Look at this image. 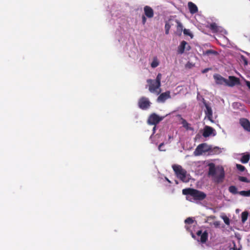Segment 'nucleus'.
Masks as SVG:
<instances>
[{"instance_id":"obj_22","label":"nucleus","mask_w":250,"mask_h":250,"mask_svg":"<svg viewBox=\"0 0 250 250\" xmlns=\"http://www.w3.org/2000/svg\"><path fill=\"white\" fill-rule=\"evenodd\" d=\"M229 191L232 194H238L237 188L234 186H230L229 188Z\"/></svg>"},{"instance_id":"obj_12","label":"nucleus","mask_w":250,"mask_h":250,"mask_svg":"<svg viewBox=\"0 0 250 250\" xmlns=\"http://www.w3.org/2000/svg\"><path fill=\"white\" fill-rule=\"evenodd\" d=\"M213 78L215 80V82L217 84H226L227 79L223 77L219 74H215Z\"/></svg>"},{"instance_id":"obj_35","label":"nucleus","mask_w":250,"mask_h":250,"mask_svg":"<svg viewBox=\"0 0 250 250\" xmlns=\"http://www.w3.org/2000/svg\"><path fill=\"white\" fill-rule=\"evenodd\" d=\"M146 16L143 15L142 16V23L143 25H145L146 21Z\"/></svg>"},{"instance_id":"obj_32","label":"nucleus","mask_w":250,"mask_h":250,"mask_svg":"<svg viewBox=\"0 0 250 250\" xmlns=\"http://www.w3.org/2000/svg\"><path fill=\"white\" fill-rule=\"evenodd\" d=\"M193 222H194V220L192 219V218H190V217L187 218L185 220V223L186 224H191L193 223Z\"/></svg>"},{"instance_id":"obj_10","label":"nucleus","mask_w":250,"mask_h":250,"mask_svg":"<svg viewBox=\"0 0 250 250\" xmlns=\"http://www.w3.org/2000/svg\"><path fill=\"white\" fill-rule=\"evenodd\" d=\"M240 124L245 130L250 132V122L247 119H240Z\"/></svg>"},{"instance_id":"obj_14","label":"nucleus","mask_w":250,"mask_h":250,"mask_svg":"<svg viewBox=\"0 0 250 250\" xmlns=\"http://www.w3.org/2000/svg\"><path fill=\"white\" fill-rule=\"evenodd\" d=\"M204 104L206 107L205 111V114L209 119H210L212 117V111L211 107L206 102H203Z\"/></svg>"},{"instance_id":"obj_15","label":"nucleus","mask_w":250,"mask_h":250,"mask_svg":"<svg viewBox=\"0 0 250 250\" xmlns=\"http://www.w3.org/2000/svg\"><path fill=\"white\" fill-rule=\"evenodd\" d=\"M186 45H187V42H186L185 41H183L181 42L180 44L178 47L177 51H178V54H182L184 53L185 50Z\"/></svg>"},{"instance_id":"obj_23","label":"nucleus","mask_w":250,"mask_h":250,"mask_svg":"<svg viewBox=\"0 0 250 250\" xmlns=\"http://www.w3.org/2000/svg\"><path fill=\"white\" fill-rule=\"evenodd\" d=\"M171 20H169L168 22H167L165 24V33L167 35L169 34V31L171 27V24H170V21Z\"/></svg>"},{"instance_id":"obj_29","label":"nucleus","mask_w":250,"mask_h":250,"mask_svg":"<svg viewBox=\"0 0 250 250\" xmlns=\"http://www.w3.org/2000/svg\"><path fill=\"white\" fill-rule=\"evenodd\" d=\"M241 62L244 63L245 66L247 65L248 64L247 59L243 55L241 56Z\"/></svg>"},{"instance_id":"obj_46","label":"nucleus","mask_w":250,"mask_h":250,"mask_svg":"<svg viewBox=\"0 0 250 250\" xmlns=\"http://www.w3.org/2000/svg\"><path fill=\"white\" fill-rule=\"evenodd\" d=\"M192 237H193V238H194V237H195V236L194 235V234H192Z\"/></svg>"},{"instance_id":"obj_20","label":"nucleus","mask_w":250,"mask_h":250,"mask_svg":"<svg viewBox=\"0 0 250 250\" xmlns=\"http://www.w3.org/2000/svg\"><path fill=\"white\" fill-rule=\"evenodd\" d=\"M159 61L157 57H155L153 59V61L151 63V66L152 68H156L159 65Z\"/></svg>"},{"instance_id":"obj_13","label":"nucleus","mask_w":250,"mask_h":250,"mask_svg":"<svg viewBox=\"0 0 250 250\" xmlns=\"http://www.w3.org/2000/svg\"><path fill=\"white\" fill-rule=\"evenodd\" d=\"M214 129L211 126L206 125L204 128L203 136L204 137H208L210 136L214 131Z\"/></svg>"},{"instance_id":"obj_17","label":"nucleus","mask_w":250,"mask_h":250,"mask_svg":"<svg viewBox=\"0 0 250 250\" xmlns=\"http://www.w3.org/2000/svg\"><path fill=\"white\" fill-rule=\"evenodd\" d=\"M208 238V232L205 230L203 234L200 236V242L202 243H205L207 242Z\"/></svg>"},{"instance_id":"obj_9","label":"nucleus","mask_w":250,"mask_h":250,"mask_svg":"<svg viewBox=\"0 0 250 250\" xmlns=\"http://www.w3.org/2000/svg\"><path fill=\"white\" fill-rule=\"evenodd\" d=\"M170 92L167 91L160 94L157 98V101L158 103H164L167 99L170 98Z\"/></svg>"},{"instance_id":"obj_28","label":"nucleus","mask_w":250,"mask_h":250,"mask_svg":"<svg viewBox=\"0 0 250 250\" xmlns=\"http://www.w3.org/2000/svg\"><path fill=\"white\" fill-rule=\"evenodd\" d=\"M238 180L241 182H243L245 183H250V181L246 177L243 176H239Z\"/></svg>"},{"instance_id":"obj_44","label":"nucleus","mask_w":250,"mask_h":250,"mask_svg":"<svg viewBox=\"0 0 250 250\" xmlns=\"http://www.w3.org/2000/svg\"><path fill=\"white\" fill-rule=\"evenodd\" d=\"M233 250H239V249H237L236 248H234Z\"/></svg>"},{"instance_id":"obj_27","label":"nucleus","mask_w":250,"mask_h":250,"mask_svg":"<svg viewBox=\"0 0 250 250\" xmlns=\"http://www.w3.org/2000/svg\"><path fill=\"white\" fill-rule=\"evenodd\" d=\"M181 120H182V124L183 125V127H184L187 130L188 129L189 124L187 122V121L185 119L181 118Z\"/></svg>"},{"instance_id":"obj_45","label":"nucleus","mask_w":250,"mask_h":250,"mask_svg":"<svg viewBox=\"0 0 250 250\" xmlns=\"http://www.w3.org/2000/svg\"><path fill=\"white\" fill-rule=\"evenodd\" d=\"M172 138V137H171V136H170V135L169 136V139H171Z\"/></svg>"},{"instance_id":"obj_8","label":"nucleus","mask_w":250,"mask_h":250,"mask_svg":"<svg viewBox=\"0 0 250 250\" xmlns=\"http://www.w3.org/2000/svg\"><path fill=\"white\" fill-rule=\"evenodd\" d=\"M240 84V80L239 78L234 76H229V80L227 79L226 85L230 87H233L236 85Z\"/></svg>"},{"instance_id":"obj_37","label":"nucleus","mask_w":250,"mask_h":250,"mask_svg":"<svg viewBox=\"0 0 250 250\" xmlns=\"http://www.w3.org/2000/svg\"><path fill=\"white\" fill-rule=\"evenodd\" d=\"M211 68H205L204 69H203L202 71V73H207V72H208L209 70H210Z\"/></svg>"},{"instance_id":"obj_39","label":"nucleus","mask_w":250,"mask_h":250,"mask_svg":"<svg viewBox=\"0 0 250 250\" xmlns=\"http://www.w3.org/2000/svg\"><path fill=\"white\" fill-rule=\"evenodd\" d=\"M203 232H202V231L201 230H199L197 231V232H196V234L197 235L200 236L203 234Z\"/></svg>"},{"instance_id":"obj_6","label":"nucleus","mask_w":250,"mask_h":250,"mask_svg":"<svg viewBox=\"0 0 250 250\" xmlns=\"http://www.w3.org/2000/svg\"><path fill=\"white\" fill-rule=\"evenodd\" d=\"M150 104L151 103L149 99L145 97H141L138 101V106L143 110L148 109L150 107Z\"/></svg>"},{"instance_id":"obj_25","label":"nucleus","mask_w":250,"mask_h":250,"mask_svg":"<svg viewBox=\"0 0 250 250\" xmlns=\"http://www.w3.org/2000/svg\"><path fill=\"white\" fill-rule=\"evenodd\" d=\"M175 22L177 23V30L181 33L183 27L182 24L177 20H175Z\"/></svg>"},{"instance_id":"obj_21","label":"nucleus","mask_w":250,"mask_h":250,"mask_svg":"<svg viewBox=\"0 0 250 250\" xmlns=\"http://www.w3.org/2000/svg\"><path fill=\"white\" fill-rule=\"evenodd\" d=\"M209 28L213 32H217L218 31V27L216 23L215 22L212 23L209 25Z\"/></svg>"},{"instance_id":"obj_36","label":"nucleus","mask_w":250,"mask_h":250,"mask_svg":"<svg viewBox=\"0 0 250 250\" xmlns=\"http://www.w3.org/2000/svg\"><path fill=\"white\" fill-rule=\"evenodd\" d=\"M213 225L214 226L216 227V228H217L220 225V222L217 221H215L213 223Z\"/></svg>"},{"instance_id":"obj_26","label":"nucleus","mask_w":250,"mask_h":250,"mask_svg":"<svg viewBox=\"0 0 250 250\" xmlns=\"http://www.w3.org/2000/svg\"><path fill=\"white\" fill-rule=\"evenodd\" d=\"M238 194L245 197H249L250 196V189L248 191H239Z\"/></svg>"},{"instance_id":"obj_5","label":"nucleus","mask_w":250,"mask_h":250,"mask_svg":"<svg viewBox=\"0 0 250 250\" xmlns=\"http://www.w3.org/2000/svg\"><path fill=\"white\" fill-rule=\"evenodd\" d=\"M164 118V116H159L156 113H153L150 114L148 117L147 123L149 125H156L162 121Z\"/></svg>"},{"instance_id":"obj_19","label":"nucleus","mask_w":250,"mask_h":250,"mask_svg":"<svg viewBox=\"0 0 250 250\" xmlns=\"http://www.w3.org/2000/svg\"><path fill=\"white\" fill-rule=\"evenodd\" d=\"M203 54L207 56L210 55H217L218 54V52L216 51L208 49L206 50L203 53Z\"/></svg>"},{"instance_id":"obj_2","label":"nucleus","mask_w":250,"mask_h":250,"mask_svg":"<svg viewBox=\"0 0 250 250\" xmlns=\"http://www.w3.org/2000/svg\"><path fill=\"white\" fill-rule=\"evenodd\" d=\"M182 193L185 195L190 196L195 201H202L207 197L206 194L204 192L192 188L183 189ZM186 198L190 202L192 201L191 199H189V196H187Z\"/></svg>"},{"instance_id":"obj_30","label":"nucleus","mask_w":250,"mask_h":250,"mask_svg":"<svg viewBox=\"0 0 250 250\" xmlns=\"http://www.w3.org/2000/svg\"><path fill=\"white\" fill-rule=\"evenodd\" d=\"M184 34L185 35L189 36L191 37V38H193V35L190 32L189 29H185L183 30Z\"/></svg>"},{"instance_id":"obj_43","label":"nucleus","mask_w":250,"mask_h":250,"mask_svg":"<svg viewBox=\"0 0 250 250\" xmlns=\"http://www.w3.org/2000/svg\"><path fill=\"white\" fill-rule=\"evenodd\" d=\"M155 129H156V125H154V126L153 128V133H154V132H155Z\"/></svg>"},{"instance_id":"obj_24","label":"nucleus","mask_w":250,"mask_h":250,"mask_svg":"<svg viewBox=\"0 0 250 250\" xmlns=\"http://www.w3.org/2000/svg\"><path fill=\"white\" fill-rule=\"evenodd\" d=\"M248 212L244 211L241 214V220L243 223H245L248 219Z\"/></svg>"},{"instance_id":"obj_18","label":"nucleus","mask_w":250,"mask_h":250,"mask_svg":"<svg viewBox=\"0 0 250 250\" xmlns=\"http://www.w3.org/2000/svg\"><path fill=\"white\" fill-rule=\"evenodd\" d=\"M250 158V153L244 154V155L242 156V158H241V162L243 164H246L249 161Z\"/></svg>"},{"instance_id":"obj_11","label":"nucleus","mask_w":250,"mask_h":250,"mask_svg":"<svg viewBox=\"0 0 250 250\" xmlns=\"http://www.w3.org/2000/svg\"><path fill=\"white\" fill-rule=\"evenodd\" d=\"M145 16L148 18H152L154 16L153 9L149 6H145L144 8Z\"/></svg>"},{"instance_id":"obj_41","label":"nucleus","mask_w":250,"mask_h":250,"mask_svg":"<svg viewBox=\"0 0 250 250\" xmlns=\"http://www.w3.org/2000/svg\"><path fill=\"white\" fill-rule=\"evenodd\" d=\"M216 218V217L214 215H210L209 216H208V220H210V219H215Z\"/></svg>"},{"instance_id":"obj_3","label":"nucleus","mask_w":250,"mask_h":250,"mask_svg":"<svg viewBox=\"0 0 250 250\" xmlns=\"http://www.w3.org/2000/svg\"><path fill=\"white\" fill-rule=\"evenodd\" d=\"M162 74L158 73L155 80L147 79L146 82L148 84V90L150 92L156 93L159 95L161 92V81L162 79Z\"/></svg>"},{"instance_id":"obj_4","label":"nucleus","mask_w":250,"mask_h":250,"mask_svg":"<svg viewBox=\"0 0 250 250\" xmlns=\"http://www.w3.org/2000/svg\"><path fill=\"white\" fill-rule=\"evenodd\" d=\"M172 168L177 177L183 182L187 183L189 179L188 177L187 171L182 166L178 165H173Z\"/></svg>"},{"instance_id":"obj_34","label":"nucleus","mask_w":250,"mask_h":250,"mask_svg":"<svg viewBox=\"0 0 250 250\" xmlns=\"http://www.w3.org/2000/svg\"><path fill=\"white\" fill-rule=\"evenodd\" d=\"M194 66V64L192 63V62H188L186 64V67L187 68H191Z\"/></svg>"},{"instance_id":"obj_16","label":"nucleus","mask_w":250,"mask_h":250,"mask_svg":"<svg viewBox=\"0 0 250 250\" xmlns=\"http://www.w3.org/2000/svg\"><path fill=\"white\" fill-rule=\"evenodd\" d=\"M188 6L189 11L191 14L196 13L198 11L197 6L192 2H189L188 3Z\"/></svg>"},{"instance_id":"obj_31","label":"nucleus","mask_w":250,"mask_h":250,"mask_svg":"<svg viewBox=\"0 0 250 250\" xmlns=\"http://www.w3.org/2000/svg\"><path fill=\"white\" fill-rule=\"evenodd\" d=\"M236 166L237 169L241 172L245 171V170L246 169L245 167L240 164H236Z\"/></svg>"},{"instance_id":"obj_7","label":"nucleus","mask_w":250,"mask_h":250,"mask_svg":"<svg viewBox=\"0 0 250 250\" xmlns=\"http://www.w3.org/2000/svg\"><path fill=\"white\" fill-rule=\"evenodd\" d=\"M210 149L209 146L206 143L200 144L197 146L194 151L195 155H200L203 152H207Z\"/></svg>"},{"instance_id":"obj_40","label":"nucleus","mask_w":250,"mask_h":250,"mask_svg":"<svg viewBox=\"0 0 250 250\" xmlns=\"http://www.w3.org/2000/svg\"><path fill=\"white\" fill-rule=\"evenodd\" d=\"M164 143H161V144L159 145V146H158V149H159V150H160V151L163 150L161 149V148H162V146H164Z\"/></svg>"},{"instance_id":"obj_33","label":"nucleus","mask_w":250,"mask_h":250,"mask_svg":"<svg viewBox=\"0 0 250 250\" xmlns=\"http://www.w3.org/2000/svg\"><path fill=\"white\" fill-rule=\"evenodd\" d=\"M222 219H223L226 225H229L230 221H229V218L227 216H223Z\"/></svg>"},{"instance_id":"obj_42","label":"nucleus","mask_w":250,"mask_h":250,"mask_svg":"<svg viewBox=\"0 0 250 250\" xmlns=\"http://www.w3.org/2000/svg\"><path fill=\"white\" fill-rule=\"evenodd\" d=\"M246 85L249 87V88L250 89V82L247 81L246 82Z\"/></svg>"},{"instance_id":"obj_38","label":"nucleus","mask_w":250,"mask_h":250,"mask_svg":"<svg viewBox=\"0 0 250 250\" xmlns=\"http://www.w3.org/2000/svg\"><path fill=\"white\" fill-rule=\"evenodd\" d=\"M191 46L187 43V45H186L185 49L187 51H189L191 49Z\"/></svg>"},{"instance_id":"obj_1","label":"nucleus","mask_w":250,"mask_h":250,"mask_svg":"<svg viewBox=\"0 0 250 250\" xmlns=\"http://www.w3.org/2000/svg\"><path fill=\"white\" fill-rule=\"evenodd\" d=\"M208 175L213 178V180L215 183H220L223 181L225 178L224 169L222 167L216 169L215 165L211 163L209 165Z\"/></svg>"}]
</instances>
